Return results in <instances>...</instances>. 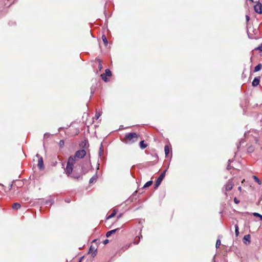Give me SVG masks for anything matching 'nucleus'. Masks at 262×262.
<instances>
[{"mask_svg":"<svg viewBox=\"0 0 262 262\" xmlns=\"http://www.w3.org/2000/svg\"><path fill=\"white\" fill-rule=\"evenodd\" d=\"M139 135L135 133H130L125 135L124 142L126 144H132L137 141Z\"/></svg>","mask_w":262,"mask_h":262,"instance_id":"f257e3e1","label":"nucleus"},{"mask_svg":"<svg viewBox=\"0 0 262 262\" xmlns=\"http://www.w3.org/2000/svg\"><path fill=\"white\" fill-rule=\"evenodd\" d=\"M72 159L71 158L70 161H68L67 166L66 169H64L65 172L68 176H69L72 172L73 169V165L71 164L72 163L71 161H72Z\"/></svg>","mask_w":262,"mask_h":262,"instance_id":"f03ea898","label":"nucleus"},{"mask_svg":"<svg viewBox=\"0 0 262 262\" xmlns=\"http://www.w3.org/2000/svg\"><path fill=\"white\" fill-rule=\"evenodd\" d=\"M166 171V169L159 176V177L157 179L155 184V188H157L159 187V186L160 185L161 182L162 181L163 179H164L165 173Z\"/></svg>","mask_w":262,"mask_h":262,"instance_id":"7ed1b4c3","label":"nucleus"},{"mask_svg":"<svg viewBox=\"0 0 262 262\" xmlns=\"http://www.w3.org/2000/svg\"><path fill=\"white\" fill-rule=\"evenodd\" d=\"M75 155H76V157L78 158V159H81L86 155V151L84 149L79 150L77 151Z\"/></svg>","mask_w":262,"mask_h":262,"instance_id":"20e7f679","label":"nucleus"},{"mask_svg":"<svg viewBox=\"0 0 262 262\" xmlns=\"http://www.w3.org/2000/svg\"><path fill=\"white\" fill-rule=\"evenodd\" d=\"M233 185L234 184L232 182V180H229L227 184L225 185V190L226 191L231 190L232 189Z\"/></svg>","mask_w":262,"mask_h":262,"instance_id":"39448f33","label":"nucleus"},{"mask_svg":"<svg viewBox=\"0 0 262 262\" xmlns=\"http://www.w3.org/2000/svg\"><path fill=\"white\" fill-rule=\"evenodd\" d=\"M36 156L39 158H38V164H37L38 167L40 169H43L44 168V166H43V159H42V158L41 157H40L38 154H37Z\"/></svg>","mask_w":262,"mask_h":262,"instance_id":"423d86ee","label":"nucleus"},{"mask_svg":"<svg viewBox=\"0 0 262 262\" xmlns=\"http://www.w3.org/2000/svg\"><path fill=\"white\" fill-rule=\"evenodd\" d=\"M262 6L261 4L258 3L254 6V10L256 13H262Z\"/></svg>","mask_w":262,"mask_h":262,"instance_id":"0eeeda50","label":"nucleus"},{"mask_svg":"<svg viewBox=\"0 0 262 262\" xmlns=\"http://www.w3.org/2000/svg\"><path fill=\"white\" fill-rule=\"evenodd\" d=\"M251 236L250 234H247L243 238L244 243L245 244H249L250 243Z\"/></svg>","mask_w":262,"mask_h":262,"instance_id":"6e6552de","label":"nucleus"},{"mask_svg":"<svg viewBox=\"0 0 262 262\" xmlns=\"http://www.w3.org/2000/svg\"><path fill=\"white\" fill-rule=\"evenodd\" d=\"M260 77H255L252 81V85L253 86H257L259 84Z\"/></svg>","mask_w":262,"mask_h":262,"instance_id":"1a4fd4ad","label":"nucleus"},{"mask_svg":"<svg viewBox=\"0 0 262 262\" xmlns=\"http://www.w3.org/2000/svg\"><path fill=\"white\" fill-rule=\"evenodd\" d=\"M71 158L72 159V161H71L72 163H71V164L74 165L77 161L78 158L77 157H76L75 155H74V156H71L69 157V158L68 159V161H70Z\"/></svg>","mask_w":262,"mask_h":262,"instance_id":"9d476101","label":"nucleus"},{"mask_svg":"<svg viewBox=\"0 0 262 262\" xmlns=\"http://www.w3.org/2000/svg\"><path fill=\"white\" fill-rule=\"evenodd\" d=\"M96 251L97 249H95L94 247H93L92 246H91L89 250V253L92 252V256L93 257H94L96 254Z\"/></svg>","mask_w":262,"mask_h":262,"instance_id":"9b49d317","label":"nucleus"},{"mask_svg":"<svg viewBox=\"0 0 262 262\" xmlns=\"http://www.w3.org/2000/svg\"><path fill=\"white\" fill-rule=\"evenodd\" d=\"M119 229V228H117L116 229H114L108 231L106 234V237H109L112 234L115 233L116 232V231L118 230Z\"/></svg>","mask_w":262,"mask_h":262,"instance_id":"f8f14e48","label":"nucleus"},{"mask_svg":"<svg viewBox=\"0 0 262 262\" xmlns=\"http://www.w3.org/2000/svg\"><path fill=\"white\" fill-rule=\"evenodd\" d=\"M20 204L18 203H15L12 205V208L14 209L17 210L20 208Z\"/></svg>","mask_w":262,"mask_h":262,"instance_id":"ddd939ff","label":"nucleus"},{"mask_svg":"<svg viewBox=\"0 0 262 262\" xmlns=\"http://www.w3.org/2000/svg\"><path fill=\"white\" fill-rule=\"evenodd\" d=\"M139 145H140V147L142 149H143L147 147V144L144 143V141H141L140 142Z\"/></svg>","mask_w":262,"mask_h":262,"instance_id":"4468645a","label":"nucleus"},{"mask_svg":"<svg viewBox=\"0 0 262 262\" xmlns=\"http://www.w3.org/2000/svg\"><path fill=\"white\" fill-rule=\"evenodd\" d=\"M164 151L165 156L167 157L169 153V148L168 145H165L164 147Z\"/></svg>","mask_w":262,"mask_h":262,"instance_id":"2eb2a0df","label":"nucleus"},{"mask_svg":"<svg viewBox=\"0 0 262 262\" xmlns=\"http://www.w3.org/2000/svg\"><path fill=\"white\" fill-rule=\"evenodd\" d=\"M97 178V175H96H96H95V176H94L93 177H92L90 179V181H89V183H90V184L93 183L94 181H95L96 180Z\"/></svg>","mask_w":262,"mask_h":262,"instance_id":"dca6fc26","label":"nucleus"},{"mask_svg":"<svg viewBox=\"0 0 262 262\" xmlns=\"http://www.w3.org/2000/svg\"><path fill=\"white\" fill-rule=\"evenodd\" d=\"M261 69V64H258L257 66H256L254 68V72H258L260 71Z\"/></svg>","mask_w":262,"mask_h":262,"instance_id":"f3484780","label":"nucleus"},{"mask_svg":"<svg viewBox=\"0 0 262 262\" xmlns=\"http://www.w3.org/2000/svg\"><path fill=\"white\" fill-rule=\"evenodd\" d=\"M253 178L255 180L256 182H257L259 185H261V181L255 176H253Z\"/></svg>","mask_w":262,"mask_h":262,"instance_id":"a211bd4d","label":"nucleus"},{"mask_svg":"<svg viewBox=\"0 0 262 262\" xmlns=\"http://www.w3.org/2000/svg\"><path fill=\"white\" fill-rule=\"evenodd\" d=\"M152 184V181H148L147 182H146L145 183V184L144 185L143 188L148 187L151 186Z\"/></svg>","mask_w":262,"mask_h":262,"instance_id":"6ab92c4d","label":"nucleus"},{"mask_svg":"<svg viewBox=\"0 0 262 262\" xmlns=\"http://www.w3.org/2000/svg\"><path fill=\"white\" fill-rule=\"evenodd\" d=\"M103 148L102 144H101V146L99 148V155L100 157L101 156V155L103 154Z\"/></svg>","mask_w":262,"mask_h":262,"instance_id":"aec40b11","label":"nucleus"},{"mask_svg":"<svg viewBox=\"0 0 262 262\" xmlns=\"http://www.w3.org/2000/svg\"><path fill=\"white\" fill-rule=\"evenodd\" d=\"M116 214V211L115 210L113 211V212L107 217V219H110L114 217Z\"/></svg>","mask_w":262,"mask_h":262,"instance_id":"412c9836","label":"nucleus"},{"mask_svg":"<svg viewBox=\"0 0 262 262\" xmlns=\"http://www.w3.org/2000/svg\"><path fill=\"white\" fill-rule=\"evenodd\" d=\"M102 39L103 42H104V45L105 46L107 45V38H106V36L104 35H102Z\"/></svg>","mask_w":262,"mask_h":262,"instance_id":"4be33fe9","label":"nucleus"},{"mask_svg":"<svg viewBox=\"0 0 262 262\" xmlns=\"http://www.w3.org/2000/svg\"><path fill=\"white\" fill-rule=\"evenodd\" d=\"M253 215L255 217H259L262 221V215L258 213L254 212L253 213Z\"/></svg>","mask_w":262,"mask_h":262,"instance_id":"5701e85b","label":"nucleus"},{"mask_svg":"<svg viewBox=\"0 0 262 262\" xmlns=\"http://www.w3.org/2000/svg\"><path fill=\"white\" fill-rule=\"evenodd\" d=\"M235 232L236 236H237L238 235L239 232H238V226L237 224H236L235 225Z\"/></svg>","mask_w":262,"mask_h":262,"instance_id":"b1692460","label":"nucleus"},{"mask_svg":"<svg viewBox=\"0 0 262 262\" xmlns=\"http://www.w3.org/2000/svg\"><path fill=\"white\" fill-rule=\"evenodd\" d=\"M97 61L98 62V68H99V70L100 71L103 68V67L101 63V60L100 59H97Z\"/></svg>","mask_w":262,"mask_h":262,"instance_id":"393cba45","label":"nucleus"},{"mask_svg":"<svg viewBox=\"0 0 262 262\" xmlns=\"http://www.w3.org/2000/svg\"><path fill=\"white\" fill-rule=\"evenodd\" d=\"M106 76H111V72L109 69L105 70V74H104Z\"/></svg>","mask_w":262,"mask_h":262,"instance_id":"a878e982","label":"nucleus"},{"mask_svg":"<svg viewBox=\"0 0 262 262\" xmlns=\"http://www.w3.org/2000/svg\"><path fill=\"white\" fill-rule=\"evenodd\" d=\"M101 77L102 79L105 82L107 81V79L106 78V76L104 74H102L101 75Z\"/></svg>","mask_w":262,"mask_h":262,"instance_id":"bb28decb","label":"nucleus"},{"mask_svg":"<svg viewBox=\"0 0 262 262\" xmlns=\"http://www.w3.org/2000/svg\"><path fill=\"white\" fill-rule=\"evenodd\" d=\"M221 244V241L220 239H217L216 241V245H215L216 248H218L220 246Z\"/></svg>","mask_w":262,"mask_h":262,"instance_id":"cd10ccee","label":"nucleus"},{"mask_svg":"<svg viewBox=\"0 0 262 262\" xmlns=\"http://www.w3.org/2000/svg\"><path fill=\"white\" fill-rule=\"evenodd\" d=\"M101 116V113L100 112H98V113H96V115H95V118L96 119H98L99 117Z\"/></svg>","mask_w":262,"mask_h":262,"instance_id":"c85d7f7f","label":"nucleus"},{"mask_svg":"<svg viewBox=\"0 0 262 262\" xmlns=\"http://www.w3.org/2000/svg\"><path fill=\"white\" fill-rule=\"evenodd\" d=\"M256 49L258 50L259 51H262V43L260 45V46L258 47Z\"/></svg>","mask_w":262,"mask_h":262,"instance_id":"c756f323","label":"nucleus"},{"mask_svg":"<svg viewBox=\"0 0 262 262\" xmlns=\"http://www.w3.org/2000/svg\"><path fill=\"white\" fill-rule=\"evenodd\" d=\"M82 172H83V173H85L87 172V170L84 169V166L82 167Z\"/></svg>","mask_w":262,"mask_h":262,"instance_id":"7c9ffc66","label":"nucleus"},{"mask_svg":"<svg viewBox=\"0 0 262 262\" xmlns=\"http://www.w3.org/2000/svg\"><path fill=\"white\" fill-rule=\"evenodd\" d=\"M50 134L49 133H46L44 134V138H48L50 136Z\"/></svg>","mask_w":262,"mask_h":262,"instance_id":"2f4dec72","label":"nucleus"},{"mask_svg":"<svg viewBox=\"0 0 262 262\" xmlns=\"http://www.w3.org/2000/svg\"><path fill=\"white\" fill-rule=\"evenodd\" d=\"M108 242H109L108 239H105V240H104V241H103V244H104V245H106V244H107Z\"/></svg>","mask_w":262,"mask_h":262,"instance_id":"473e14b6","label":"nucleus"},{"mask_svg":"<svg viewBox=\"0 0 262 262\" xmlns=\"http://www.w3.org/2000/svg\"><path fill=\"white\" fill-rule=\"evenodd\" d=\"M59 144H60V146H61L62 145H63L64 144V142L63 140H60V142H59Z\"/></svg>","mask_w":262,"mask_h":262,"instance_id":"72a5a7b5","label":"nucleus"},{"mask_svg":"<svg viewBox=\"0 0 262 262\" xmlns=\"http://www.w3.org/2000/svg\"><path fill=\"white\" fill-rule=\"evenodd\" d=\"M251 1L252 2H253V3H257V4H258V3H259V0H251Z\"/></svg>","mask_w":262,"mask_h":262,"instance_id":"f704fd0d","label":"nucleus"},{"mask_svg":"<svg viewBox=\"0 0 262 262\" xmlns=\"http://www.w3.org/2000/svg\"><path fill=\"white\" fill-rule=\"evenodd\" d=\"M234 202L236 204H237L239 202V201L237 200V199L236 198H234Z\"/></svg>","mask_w":262,"mask_h":262,"instance_id":"c9c22d12","label":"nucleus"},{"mask_svg":"<svg viewBox=\"0 0 262 262\" xmlns=\"http://www.w3.org/2000/svg\"><path fill=\"white\" fill-rule=\"evenodd\" d=\"M122 213L120 214L117 216V219H119L120 217H121L122 216Z\"/></svg>","mask_w":262,"mask_h":262,"instance_id":"e433bc0d","label":"nucleus"},{"mask_svg":"<svg viewBox=\"0 0 262 262\" xmlns=\"http://www.w3.org/2000/svg\"><path fill=\"white\" fill-rule=\"evenodd\" d=\"M246 20L248 21L249 20V17L248 15H246Z\"/></svg>","mask_w":262,"mask_h":262,"instance_id":"4c0bfd02","label":"nucleus"},{"mask_svg":"<svg viewBox=\"0 0 262 262\" xmlns=\"http://www.w3.org/2000/svg\"><path fill=\"white\" fill-rule=\"evenodd\" d=\"M82 258H83V257H81L80 259H79V262H81Z\"/></svg>","mask_w":262,"mask_h":262,"instance_id":"58836bf2","label":"nucleus"},{"mask_svg":"<svg viewBox=\"0 0 262 262\" xmlns=\"http://www.w3.org/2000/svg\"><path fill=\"white\" fill-rule=\"evenodd\" d=\"M227 169H230V167H229V165H228V166H227Z\"/></svg>","mask_w":262,"mask_h":262,"instance_id":"ea45409f","label":"nucleus"},{"mask_svg":"<svg viewBox=\"0 0 262 262\" xmlns=\"http://www.w3.org/2000/svg\"><path fill=\"white\" fill-rule=\"evenodd\" d=\"M66 202H68V203H69V202H70V201H69V200H66Z\"/></svg>","mask_w":262,"mask_h":262,"instance_id":"a19ab883","label":"nucleus"},{"mask_svg":"<svg viewBox=\"0 0 262 262\" xmlns=\"http://www.w3.org/2000/svg\"><path fill=\"white\" fill-rule=\"evenodd\" d=\"M238 190H241V187H239L238 188Z\"/></svg>","mask_w":262,"mask_h":262,"instance_id":"79ce46f5","label":"nucleus"},{"mask_svg":"<svg viewBox=\"0 0 262 262\" xmlns=\"http://www.w3.org/2000/svg\"><path fill=\"white\" fill-rule=\"evenodd\" d=\"M249 29H248L247 32H248V34H249Z\"/></svg>","mask_w":262,"mask_h":262,"instance_id":"37998d69","label":"nucleus"}]
</instances>
